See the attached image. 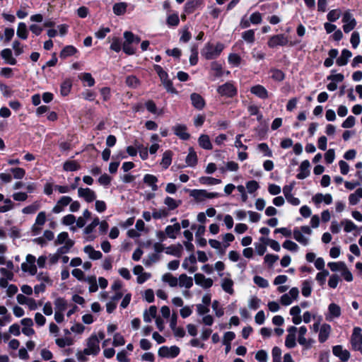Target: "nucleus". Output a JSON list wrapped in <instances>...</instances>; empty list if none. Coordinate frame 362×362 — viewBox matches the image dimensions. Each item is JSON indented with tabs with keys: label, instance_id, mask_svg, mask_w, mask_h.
I'll list each match as a JSON object with an SVG mask.
<instances>
[{
	"label": "nucleus",
	"instance_id": "c756f323",
	"mask_svg": "<svg viewBox=\"0 0 362 362\" xmlns=\"http://www.w3.org/2000/svg\"><path fill=\"white\" fill-rule=\"evenodd\" d=\"M173 152L171 151H165L163 154L160 161V165L167 169L172 163Z\"/></svg>",
	"mask_w": 362,
	"mask_h": 362
},
{
	"label": "nucleus",
	"instance_id": "864d4df0",
	"mask_svg": "<svg viewBox=\"0 0 362 362\" xmlns=\"http://www.w3.org/2000/svg\"><path fill=\"white\" fill-rule=\"evenodd\" d=\"M168 216V211L165 209H159L153 210L152 216L154 219H160Z\"/></svg>",
	"mask_w": 362,
	"mask_h": 362
},
{
	"label": "nucleus",
	"instance_id": "09e8293b",
	"mask_svg": "<svg viewBox=\"0 0 362 362\" xmlns=\"http://www.w3.org/2000/svg\"><path fill=\"white\" fill-rule=\"evenodd\" d=\"M85 281L89 284L88 290L90 292L93 293L98 291V285L95 276H89Z\"/></svg>",
	"mask_w": 362,
	"mask_h": 362
},
{
	"label": "nucleus",
	"instance_id": "bf43d9fd",
	"mask_svg": "<svg viewBox=\"0 0 362 362\" xmlns=\"http://www.w3.org/2000/svg\"><path fill=\"white\" fill-rule=\"evenodd\" d=\"M340 277L337 274H333L329 276L328 280V286L331 288H336L339 281H340Z\"/></svg>",
	"mask_w": 362,
	"mask_h": 362
},
{
	"label": "nucleus",
	"instance_id": "3c124183",
	"mask_svg": "<svg viewBox=\"0 0 362 362\" xmlns=\"http://www.w3.org/2000/svg\"><path fill=\"white\" fill-rule=\"evenodd\" d=\"M211 307L216 317H220L224 315V310L218 300H214Z\"/></svg>",
	"mask_w": 362,
	"mask_h": 362
},
{
	"label": "nucleus",
	"instance_id": "f8f14e48",
	"mask_svg": "<svg viewBox=\"0 0 362 362\" xmlns=\"http://www.w3.org/2000/svg\"><path fill=\"white\" fill-rule=\"evenodd\" d=\"M362 329L359 327H355L351 337V344L354 349H356L358 346L362 344Z\"/></svg>",
	"mask_w": 362,
	"mask_h": 362
},
{
	"label": "nucleus",
	"instance_id": "7c9ffc66",
	"mask_svg": "<svg viewBox=\"0 0 362 362\" xmlns=\"http://www.w3.org/2000/svg\"><path fill=\"white\" fill-rule=\"evenodd\" d=\"M144 182L151 187L153 191H156L158 189V186L156 182H158V179L155 175L146 174L144 175Z\"/></svg>",
	"mask_w": 362,
	"mask_h": 362
},
{
	"label": "nucleus",
	"instance_id": "473e14b6",
	"mask_svg": "<svg viewBox=\"0 0 362 362\" xmlns=\"http://www.w3.org/2000/svg\"><path fill=\"white\" fill-rule=\"evenodd\" d=\"M1 55L6 62L11 65H15L16 64V59L13 57L12 52L10 49H4L1 51Z\"/></svg>",
	"mask_w": 362,
	"mask_h": 362
},
{
	"label": "nucleus",
	"instance_id": "680f3d73",
	"mask_svg": "<svg viewBox=\"0 0 362 362\" xmlns=\"http://www.w3.org/2000/svg\"><path fill=\"white\" fill-rule=\"evenodd\" d=\"M253 280L255 284L260 288H267L269 286L268 281L260 276H255Z\"/></svg>",
	"mask_w": 362,
	"mask_h": 362
},
{
	"label": "nucleus",
	"instance_id": "1a4fd4ad",
	"mask_svg": "<svg viewBox=\"0 0 362 362\" xmlns=\"http://www.w3.org/2000/svg\"><path fill=\"white\" fill-rule=\"evenodd\" d=\"M299 296V290L296 287L292 288L288 293L281 296L280 301L284 305H291L293 300H296Z\"/></svg>",
	"mask_w": 362,
	"mask_h": 362
},
{
	"label": "nucleus",
	"instance_id": "393cba45",
	"mask_svg": "<svg viewBox=\"0 0 362 362\" xmlns=\"http://www.w3.org/2000/svg\"><path fill=\"white\" fill-rule=\"evenodd\" d=\"M178 284L180 287L190 288L193 286V280L192 277L187 276L186 274H181L177 279Z\"/></svg>",
	"mask_w": 362,
	"mask_h": 362
},
{
	"label": "nucleus",
	"instance_id": "4be33fe9",
	"mask_svg": "<svg viewBox=\"0 0 362 362\" xmlns=\"http://www.w3.org/2000/svg\"><path fill=\"white\" fill-rule=\"evenodd\" d=\"M352 56V53L347 49L341 51V56L336 60V63L339 66H345L348 64L349 58Z\"/></svg>",
	"mask_w": 362,
	"mask_h": 362
},
{
	"label": "nucleus",
	"instance_id": "0e129e2a",
	"mask_svg": "<svg viewBox=\"0 0 362 362\" xmlns=\"http://www.w3.org/2000/svg\"><path fill=\"white\" fill-rule=\"evenodd\" d=\"M258 149L264 154V156L272 157V152L269 149L268 145L265 143H261L257 146Z\"/></svg>",
	"mask_w": 362,
	"mask_h": 362
},
{
	"label": "nucleus",
	"instance_id": "6ab92c4d",
	"mask_svg": "<svg viewBox=\"0 0 362 362\" xmlns=\"http://www.w3.org/2000/svg\"><path fill=\"white\" fill-rule=\"evenodd\" d=\"M173 131L176 136L182 140L189 139L190 135L187 132V127L184 124H176L173 127Z\"/></svg>",
	"mask_w": 362,
	"mask_h": 362
},
{
	"label": "nucleus",
	"instance_id": "bb28decb",
	"mask_svg": "<svg viewBox=\"0 0 362 362\" xmlns=\"http://www.w3.org/2000/svg\"><path fill=\"white\" fill-rule=\"evenodd\" d=\"M235 334L233 332H227L225 333L223 339V344L226 346V354H228L230 351V342L235 339Z\"/></svg>",
	"mask_w": 362,
	"mask_h": 362
},
{
	"label": "nucleus",
	"instance_id": "f257e3e1",
	"mask_svg": "<svg viewBox=\"0 0 362 362\" xmlns=\"http://www.w3.org/2000/svg\"><path fill=\"white\" fill-rule=\"evenodd\" d=\"M223 49L224 45L221 42L216 44L208 42L202 49L201 54L207 60L214 59L221 54Z\"/></svg>",
	"mask_w": 362,
	"mask_h": 362
},
{
	"label": "nucleus",
	"instance_id": "0eeeda50",
	"mask_svg": "<svg viewBox=\"0 0 362 362\" xmlns=\"http://www.w3.org/2000/svg\"><path fill=\"white\" fill-rule=\"evenodd\" d=\"M217 92L221 96L232 98L237 94V89L232 83L226 82L218 87Z\"/></svg>",
	"mask_w": 362,
	"mask_h": 362
},
{
	"label": "nucleus",
	"instance_id": "9b49d317",
	"mask_svg": "<svg viewBox=\"0 0 362 362\" xmlns=\"http://www.w3.org/2000/svg\"><path fill=\"white\" fill-rule=\"evenodd\" d=\"M197 259L194 255L192 254L188 257L185 258L182 262V267L187 270L189 273L192 274L197 269L196 266Z\"/></svg>",
	"mask_w": 362,
	"mask_h": 362
},
{
	"label": "nucleus",
	"instance_id": "dca6fc26",
	"mask_svg": "<svg viewBox=\"0 0 362 362\" xmlns=\"http://www.w3.org/2000/svg\"><path fill=\"white\" fill-rule=\"evenodd\" d=\"M318 329V341L320 343H324L328 339L332 331V327L330 325L324 323Z\"/></svg>",
	"mask_w": 362,
	"mask_h": 362
},
{
	"label": "nucleus",
	"instance_id": "c9c22d12",
	"mask_svg": "<svg viewBox=\"0 0 362 362\" xmlns=\"http://www.w3.org/2000/svg\"><path fill=\"white\" fill-rule=\"evenodd\" d=\"M55 311L64 312L67 307L66 300L61 297H58L54 302Z\"/></svg>",
	"mask_w": 362,
	"mask_h": 362
},
{
	"label": "nucleus",
	"instance_id": "4c0bfd02",
	"mask_svg": "<svg viewBox=\"0 0 362 362\" xmlns=\"http://www.w3.org/2000/svg\"><path fill=\"white\" fill-rule=\"evenodd\" d=\"M16 34L18 37L23 40L27 39L28 32L25 23L21 22L18 23Z\"/></svg>",
	"mask_w": 362,
	"mask_h": 362
},
{
	"label": "nucleus",
	"instance_id": "774afa93",
	"mask_svg": "<svg viewBox=\"0 0 362 362\" xmlns=\"http://www.w3.org/2000/svg\"><path fill=\"white\" fill-rule=\"evenodd\" d=\"M255 359L259 362H267L268 354L264 350H259L256 353Z\"/></svg>",
	"mask_w": 362,
	"mask_h": 362
},
{
	"label": "nucleus",
	"instance_id": "423d86ee",
	"mask_svg": "<svg viewBox=\"0 0 362 362\" xmlns=\"http://www.w3.org/2000/svg\"><path fill=\"white\" fill-rule=\"evenodd\" d=\"M26 261L21 264V269L24 272L29 273L31 276L37 274V267L35 265L36 258L33 255H28L25 258Z\"/></svg>",
	"mask_w": 362,
	"mask_h": 362
},
{
	"label": "nucleus",
	"instance_id": "79ce46f5",
	"mask_svg": "<svg viewBox=\"0 0 362 362\" xmlns=\"http://www.w3.org/2000/svg\"><path fill=\"white\" fill-rule=\"evenodd\" d=\"M40 207V204L39 202L36 201L33 202L32 204L24 207L22 209V212L25 214H32L35 213Z\"/></svg>",
	"mask_w": 362,
	"mask_h": 362
},
{
	"label": "nucleus",
	"instance_id": "39448f33",
	"mask_svg": "<svg viewBox=\"0 0 362 362\" xmlns=\"http://www.w3.org/2000/svg\"><path fill=\"white\" fill-rule=\"evenodd\" d=\"M312 230L309 226H302L300 229L296 228L293 230V238L298 243L307 245L308 236L311 234Z\"/></svg>",
	"mask_w": 362,
	"mask_h": 362
},
{
	"label": "nucleus",
	"instance_id": "2f4dec72",
	"mask_svg": "<svg viewBox=\"0 0 362 362\" xmlns=\"http://www.w3.org/2000/svg\"><path fill=\"white\" fill-rule=\"evenodd\" d=\"M127 4L125 2L117 3L113 6V13L117 16L123 15L127 11Z\"/></svg>",
	"mask_w": 362,
	"mask_h": 362
},
{
	"label": "nucleus",
	"instance_id": "603ef678",
	"mask_svg": "<svg viewBox=\"0 0 362 362\" xmlns=\"http://www.w3.org/2000/svg\"><path fill=\"white\" fill-rule=\"evenodd\" d=\"M79 168V165L75 160H67L64 164V170L66 171H76Z\"/></svg>",
	"mask_w": 362,
	"mask_h": 362
},
{
	"label": "nucleus",
	"instance_id": "ea45409f",
	"mask_svg": "<svg viewBox=\"0 0 362 362\" xmlns=\"http://www.w3.org/2000/svg\"><path fill=\"white\" fill-rule=\"evenodd\" d=\"M72 87V82L70 79H66L64 81L60 87L61 94L64 96H66L71 91Z\"/></svg>",
	"mask_w": 362,
	"mask_h": 362
},
{
	"label": "nucleus",
	"instance_id": "412c9836",
	"mask_svg": "<svg viewBox=\"0 0 362 362\" xmlns=\"http://www.w3.org/2000/svg\"><path fill=\"white\" fill-rule=\"evenodd\" d=\"M310 162L308 160L303 161L299 167L300 172L297 175L298 179L303 180L310 174Z\"/></svg>",
	"mask_w": 362,
	"mask_h": 362
},
{
	"label": "nucleus",
	"instance_id": "c85d7f7f",
	"mask_svg": "<svg viewBox=\"0 0 362 362\" xmlns=\"http://www.w3.org/2000/svg\"><path fill=\"white\" fill-rule=\"evenodd\" d=\"M221 287L225 292H226L229 294H233L234 292V290L233 288V281L230 278L226 277V278L222 279Z\"/></svg>",
	"mask_w": 362,
	"mask_h": 362
},
{
	"label": "nucleus",
	"instance_id": "a18cd8bd",
	"mask_svg": "<svg viewBox=\"0 0 362 362\" xmlns=\"http://www.w3.org/2000/svg\"><path fill=\"white\" fill-rule=\"evenodd\" d=\"M328 267L330 269L332 272H336L339 271H342L344 268H345L346 264L344 262H331L327 264Z\"/></svg>",
	"mask_w": 362,
	"mask_h": 362
},
{
	"label": "nucleus",
	"instance_id": "72a5a7b5",
	"mask_svg": "<svg viewBox=\"0 0 362 362\" xmlns=\"http://www.w3.org/2000/svg\"><path fill=\"white\" fill-rule=\"evenodd\" d=\"M157 308L155 305H151L148 310L144 313V320L146 322H151L152 319L156 317Z\"/></svg>",
	"mask_w": 362,
	"mask_h": 362
},
{
	"label": "nucleus",
	"instance_id": "aec40b11",
	"mask_svg": "<svg viewBox=\"0 0 362 362\" xmlns=\"http://www.w3.org/2000/svg\"><path fill=\"white\" fill-rule=\"evenodd\" d=\"M181 226L179 223H175L173 225L166 226L165 233L166 235L172 239H175L177 233H180Z\"/></svg>",
	"mask_w": 362,
	"mask_h": 362
},
{
	"label": "nucleus",
	"instance_id": "b1692460",
	"mask_svg": "<svg viewBox=\"0 0 362 362\" xmlns=\"http://www.w3.org/2000/svg\"><path fill=\"white\" fill-rule=\"evenodd\" d=\"M190 99L192 100V105L197 109L202 110L205 105L204 100L199 94H191Z\"/></svg>",
	"mask_w": 362,
	"mask_h": 362
},
{
	"label": "nucleus",
	"instance_id": "f3484780",
	"mask_svg": "<svg viewBox=\"0 0 362 362\" xmlns=\"http://www.w3.org/2000/svg\"><path fill=\"white\" fill-rule=\"evenodd\" d=\"M195 284L204 288H209L213 285V280L210 278H206L202 274L197 273L194 275Z\"/></svg>",
	"mask_w": 362,
	"mask_h": 362
},
{
	"label": "nucleus",
	"instance_id": "6e6d98bb",
	"mask_svg": "<svg viewBox=\"0 0 362 362\" xmlns=\"http://www.w3.org/2000/svg\"><path fill=\"white\" fill-rule=\"evenodd\" d=\"M69 240H71L69 238V234L67 232H62L58 235L55 240L56 245L66 244Z\"/></svg>",
	"mask_w": 362,
	"mask_h": 362
},
{
	"label": "nucleus",
	"instance_id": "de8ad7c7",
	"mask_svg": "<svg viewBox=\"0 0 362 362\" xmlns=\"http://www.w3.org/2000/svg\"><path fill=\"white\" fill-rule=\"evenodd\" d=\"M74 240H69L68 242L66 243V244H64L62 247H59L56 252L60 256L64 254L68 253L70 249L74 246Z\"/></svg>",
	"mask_w": 362,
	"mask_h": 362
},
{
	"label": "nucleus",
	"instance_id": "5fc2aeb1",
	"mask_svg": "<svg viewBox=\"0 0 362 362\" xmlns=\"http://www.w3.org/2000/svg\"><path fill=\"white\" fill-rule=\"evenodd\" d=\"M340 14L339 9H333L327 13V18L329 22H335L340 17Z\"/></svg>",
	"mask_w": 362,
	"mask_h": 362
},
{
	"label": "nucleus",
	"instance_id": "9d476101",
	"mask_svg": "<svg viewBox=\"0 0 362 362\" xmlns=\"http://www.w3.org/2000/svg\"><path fill=\"white\" fill-rule=\"evenodd\" d=\"M332 353L343 362L347 361L351 356L349 351L346 349H343L341 345L334 346L332 347Z\"/></svg>",
	"mask_w": 362,
	"mask_h": 362
},
{
	"label": "nucleus",
	"instance_id": "6e6552de",
	"mask_svg": "<svg viewBox=\"0 0 362 362\" xmlns=\"http://www.w3.org/2000/svg\"><path fill=\"white\" fill-rule=\"evenodd\" d=\"M180 353L179 347L176 346H172L170 347L163 346L159 348L158 354L162 358H175Z\"/></svg>",
	"mask_w": 362,
	"mask_h": 362
},
{
	"label": "nucleus",
	"instance_id": "8fccbe9b",
	"mask_svg": "<svg viewBox=\"0 0 362 362\" xmlns=\"http://www.w3.org/2000/svg\"><path fill=\"white\" fill-rule=\"evenodd\" d=\"M57 345L61 348H64L66 346H71L74 344L72 339L69 337L58 338L55 340Z\"/></svg>",
	"mask_w": 362,
	"mask_h": 362
},
{
	"label": "nucleus",
	"instance_id": "ddd939ff",
	"mask_svg": "<svg viewBox=\"0 0 362 362\" xmlns=\"http://www.w3.org/2000/svg\"><path fill=\"white\" fill-rule=\"evenodd\" d=\"M78 196L84 199L87 202H92L96 199V194L95 192L90 188H78Z\"/></svg>",
	"mask_w": 362,
	"mask_h": 362
},
{
	"label": "nucleus",
	"instance_id": "20e7f679",
	"mask_svg": "<svg viewBox=\"0 0 362 362\" xmlns=\"http://www.w3.org/2000/svg\"><path fill=\"white\" fill-rule=\"evenodd\" d=\"M86 354H90L91 356H96L99 354L100 341L98 336L92 334L86 341V348L84 349Z\"/></svg>",
	"mask_w": 362,
	"mask_h": 362
},
{
	"label": "nucleus",
	"instance_id": "052dcab7",
	"mask_svg": "<svg viewBox=\"0 0 362 362\" xmlns=\"http://www.w3.org/2000/svg\"><path fill=\"white\" fill-rule=\"evenodd\" d=\"M260 305V299L256 296H252L248 300V307L252 310H257Z\"/></svg>",
	"mask_w": 362,
	"mask_h": 362
},
{
	"label": "nucleus",
	"instance_id": "69168bd1",
	"mask_svg": "<svg viewBox=\"0 0 362 362\" xmlns=\"http://www.w3.org/2000/svg\"><path fill=\"white\" fill-rule=\"evenodd\" d=\"M196 309H197V313L198 315H199V316L206 315L209 312V306L206 305H203L201 303L196 305Z\"/></svg>",
	"mask_w": 362,
	"mask_h": 362
},
{
	"label": "nucleus",
	"instance_id": "a878e982",
	"mask_svg": "<svg viewBox=\"0 0 362 362\" xmlns=\"http://www.w3.org/2000/svg\"><path fill=\"white\" fill-rule=\"evenodd\" d=\"M89 258L93 260L100 259L103 255L99 250H95L92 246L87 245L83 249Z\"/></svg>",
	"mask_w": 362,
	"mask_h": 362
},
{
	"label": "nucleus",
	"instance_id": "58836bf2",
	"mask_svg": "<svg viewBox=\"0 0 362 362\" xmlns=\"http://www.w3.org/2000/svg\"><path fill=\"white\" fill-rule=\"evenodd\" d=\"M76 52V47L72 45H67L61 51L59 56L61 58L65 59L74 55Z\"/></svg>",
	"mask_w": 362,
	"mask_h": 362
},
{
	"label": "nucleus",
	"instance_id": "e433bc0d",
	"mask_svg": "<svg viewBox=\"0 0 362 362\" xmlns=\"http://www.w3.org/2000/svg\"><path fill=\"white\" fill-rule=\"evenodd\" d=\"M199 183L205 185H215L220 184L221 180L211 177H200L199 178Z\"/></svg>",
	"mask_w": 362,
	"mask_h": 362
},
{
	"label": "nucleus",
	"instance_id": "13d9d810",
	"mask_svg": "<svg viewBox=\"0 0 362 362\" xmlns=\"http://www.w3.org/2000/svg\"><path fill=\"white\" fill-rule=\"evenodd\" d=\"M35 275H36L37 279L38 281H41L42 283L52 284V281L47 272H40V273L37 272V274Z\"/></svg>",
	"mask_w": 362,
	"mask_h": 362
},
{
	"label": "nucleus",
	"instance_id": "f704fd0d",
	"mask_svg": "<svg viewBox=\"0 0 362 362\" xmlns=\"http://www.w3.org/2000/svg\"><path fill=\"white\" fill-rule=\"evenodd\" d=\"M185 161L187 165L190 167H193L197 164V156L196 152L193 150V148H189V153L186 157Z\"/></svg>",
	"mask_w": 362,
	"mask_h": 362
},
{
	"label": "nucleus",
	"instance_id": "2eb2a0df",
	"mask_svg": "<svg viewBox=\"0 0 362 362\" xmlns=\"http://www.w3.org/2000/svg\"><path fill=\"white\" fill-rule=\"evenodd\" d=\"M72 201L71 197L69 196L62 197L55 206L52 209V212L54 214H59L64 211V207L68 206Z\"/></svg>",
	"mask_w": 362,
	"mask_h": 362
},
{
	"label": "nucleus",
	"instance_id": "49530a36",
	"mask_svg": "<svg viewBox=\"0 0 362 362\" xmlns=\"http://www.w3.org/2000/svg\"><path fill=\"white\" fill-rule=\"evenodd\" d=\"M126 84L131 88H136L139 86L140 81L135 76L130 75L126 78Z\"/></svg>",
	"mask_w": 362,
	"mask_h": 362
},
{
	"label": "nucleus",
	"instance_id": "c03bdc74",
	"mask_svg": "<svg viewBox=\"0 0 362 362\" xmlns=\"http://www.w3.org/2000/svg\"><path fill=\"white\" fill-rule=\"evenodd\" d=\"M242 38L248 44L254 43L255 40V31L253 30H248L242 33Z\"/></svg>",
	"mask_w": 362,
	"mask_h": 362
},
{
	"label": "nucleus",
	"instance_id": "4468645a",
	"mask_svg": "<svg viewBox=\"0 0 362 362\" xmlns=\"http://www.w3.org/2000/svg\"><path fill=\"white\" fill-rule=\"evenodd\" d=\"M296 332L297 328L296 327H291L288 329V334L285 340V346L287 348L292 349L296 346Z\"/></svg>",
	"mask_w": 362,
	"mask_h": 362
},
{
	"label": "nucleus",
	"instance_id": "338daca9",
	"mask_svg": "<svg viewBox=\"0 0 362 362\" xmlns=\"http://www.w3.org/2000/svg\"><path fill=\"white\" fill-rule=\"evenodd\" d=\"M356 118L350 115L341 124V127L344 129L351 128L355 125Z\"/></svg>",
	"mask_w": 362,
	"mask_h": 362
},
{
	"label": "nucleus",
	"instance_id": "a19ab883",
	"mask_svg": "<svg viewBox=\"0 0 362 362\" xmlns=\"http://www.w3.org/2000/svg\"><path fill=\"white\" fill-rule=\"evenodd\" d=\"M162 280L164 282L168 283L169 284V286L171 287H175L177 286V284H178L177 279L176 277L173 276L170 273H166V274H163L162 276Z\"/></svg>",
	"mask_w": 362,
	"mask_h": 362
},
{
	"label": "nucleus",
	"instance_id": "f03ea898",
	"mask_svg": "<svg viewBox=\"0 0 362 362\" xmlns=\"http://www.w3.org/2000/svg\"><path fill=\"white\" fill-rule=\"evenodd\" d=\"M189 196L196 202H202L207 199L217 198L221 196L218 192H208L205 189H191L189 190Z\"/></svg>",
	"mask_w": 362,
	"mask_h": 362
},
{
	"label": "nucleus",
	"instance_id": "a211bd4d",
	"mask_svg": "<svg viewBox=\"0 0 362 362\" xmlns=\"http://www.w3.org/2000/svg\"><path fill=\"white\" fill-rule=\"evenodd\" d=\"M250 92L261 99H266L269 97L267 90L262 85H255L251 87Z\"/></svg>",
	"mask_w": 362,
	"mask_h": 362
},
{
	"label": "nucleus",
	"instance_id": "37998d69",
	"mask_svg": "<svg viewBox=\"0 0 362 362\" xmlns=\"http://www.w3.org/2000/svg\"><path fill=\"white\" fill-rule=\"evenodd\" d=\"M180 201H177L170 197H167L164 199V204L168 206V210H174L179 206Z\"/></svg>",
	"mask_w": 362,
	"mask_h": 362
},
{
	"label": "nucleus",
	"instance_id": "e2e57ef3",
	"mask_svg": "<svg viewBox=\"0 0 362 362\" xmlns=\"http://www.w3.org/2000/svg\"><path fill=\"white\" fill-rule=\"evenodd\" d=\"M245 187L247 188V192L250 194H252L253 192L257 191L259 187L258 182L255 180L248 181L246 183Z\"/></svg>",
	"mask_w": 362,
	"mask_h": 362
},
{
	"label": "nucleus",
	"instance_id": "4d7b16f0",
	"mask_svg": "<svg viewBox=\"0 0 362 362\" xmlns=\"http://www.w3.org/2000/svg\"><path fill=\"white\" fill-rule=\"evenodd\" d=\"M167 24L169 26H177L179 24L180 20L177 13H173L168 16Z\"/></svg>",
	"mask_w": 362,
	"mask_h": 362
},
{
	"label": "nucleus",
	"instance_id": "7ed1b4c3",
	"mask_svg": "<svg viewBox=\"0 0 362 362\" xmlns=\"http://www.w3.org/2000/svg\"><path fill=\"white\" fill-rule=\"evenodd\" d=\"M296 44V42L289 40L288 36L284 34H279L272 36L267 42L268 46L271 48H274L277 46H293Z\"/></svg>",
	"mask_w": 362,
	"mask_h": 362
},
{
	"label": "nucleus",
	"instance_id": "cd10ccee",
	"mask_svg": "<svg viewBox=\"0 0 362 362\" xmlns=\"http://www.w3.org/2000/svg\"><path fill=\"white\" fill-rule=\"evenodd\" d=\"M198 143L204 149L211 150L213 148L209 136L206 134H202L198 139Z\"/></svg>",
	"mask_w": 362,
	"mask_h": 362
},
{
	"label": "nucleus",
	"instance_id": "5701e85b",
	"mask_svg": "<svg viewBox=\"0 0 362 362\" xmlns=\"http://www.w3.org/2000/svg\"><path fill=\"white\" fill-rule=\"evenodd\" d=\"M328 311H329V317H326V319L327 320H331L333 318L339 317L341 314V308L336 303H330L328 307Z\"/></svg>",
	"mask_w": 362,
	"mask_h": 362
}]
</instances>
